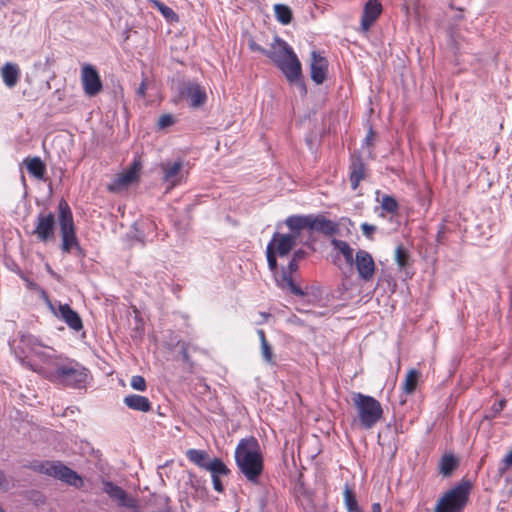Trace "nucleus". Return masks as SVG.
<instances>
[{"label":"nucleus","mask_w":512,"mask_h":512,"mask_svg":"<svg viewBox=\"0 0 512 512\" xmlns=\"http://www.w3.org/2000/svg\"><path fill=\"white\" fill-rule=\"evenodd\" d=\"M235 461L239 470L251 483H258L263 472V457L255 437L241 439L235 449Z\"/></svg>","instance_id":"nucleus-1"},{"label":"nucleus","mask_w":512,"mask_h":512,"mask_svg":"<svg viewBox=\"0 0 512 512\" xmlns=\"http://www.w3.org/2000/svg\"><path fill=\"white\" fill-rule=\"evenodd\" d=\"M352 400L359 423L364 429H372L382 419V405L374 397L358 392L354 393Z\"/></svg>","instance_id":"nucleus-2"},{"label":"nucleus","mask_w":512,"mask_h":512,"mask_svg":"<svg viewBox=\"0 0 512 512\" xmlns=\"http://www.w3.org/2000/svg\"><path fill=\"white\" fill-rule=\"evenodd\" d=\"M470 491V482L462 481L439 498L434 512H463L469 502Z\"/></svg>","instance_id":"nucleus-3"},{"label":"nucleus","mask_w":512,"mask_h":512,"mask_svg":"<svg viewBox=\"0 0 512 512\" xmlns=\"http://www.w3.org/2000/svg\"><path fill=\"white\" fill-rule=\"evenodd\" d=\"M141 169V160L139 158H135L127 170L117 174L107 185V190L111 193H119L131 184L138 182Z\"/></svg>","instance_id":"nucleus-4"},{"label":"nucleus","mask_w":512,"mask_h":512,"mask_svg":"<svg viewBox=\"0 0 512 512\" xmlns=\"http://www.w3.org/2000/svg\"><path fill=\"white\" fill-rule=\"evenodd\" d=\"M80 81L85 96L96 97L103 91V82L95 66L85 63L81 67Z\"/></svg>","instance_id":"nucleus-5"},{"label":"nucleus","mask_w":512,"mask_h":512,"mask_svg":"<svg viewBox=\"0 0 512 512\" xmlns=\"http://www.w3.org/2000/svg\"><path fill=\"white\" fill-rule=\"evenodd\" d=\"M91 380V373L86 367L74 360L66 361V387L86 390Z\"/></svg>","instance_id":"nucleus-6"},{"label":"nucleus","mask_w":512,"mask_h":512,"mask_svg":"<svg viewBox=\"0 0 512 512\" xmlns=\"http://www.w3.org/2000/svg\"><path fill=\"white\" fill-rule=\"evenodd\" d=\"M353 265L361 280L369 282L374 278L376 265L372 255L366 250L359 249L356 252Z\"/></svg>","instance_id":"nucleus-7"},{"label":"nucleus","mask_w":512,"mask_h":512,"mask_svg":"<svg viewBox=\"0 0 512 512\" xmlns=\"http://www.w3.org/2000/svg\"><path fill=\"white\" fill-rule=\"evenodd\" d=\"M383 12V6L379 0H368L363 7L360 30L364 33L368 32L376 23Z\"/></svg>","instance_id":"nucleus-8"},{"label":"nucleus","mask_w":512,"mask_h":512,"mask_svg":"<svg viewBox=\"0 0 512 512\" xmlns=\"http://www.w3.org/2000/svg\"><path fill=\"white\" fill-rule=\"evenodd\" d=\"M66 253L73 254L79 260L85 257L83 249L80 247L73 224V216L70 208L66 205Z\"/></svg>","instance_id":"nucleus-9"},{"label":"nucleus","mask_w":512,"mask_h":512,"mask_svg":"<svg viewBox=\"0 0 512 512\" xmlns=\"http://www.w3.org/2000/svg\"><path fill=\"white\" fill-rule=\"evenodd\" d=\"M339 231L338 223L327 219L323 214H309V232H318L325 236H333Z\"/></svg>","instance_id":"nucleus-10"},{"label":"nucleus","mask_w":512,"mask_h":512,"mask_svg":"<svg viewBox=\"0 0 512 512\" xmlns=\"http://www.w3.org/2000/svg\"><path fill=\"white\" fill-rule=\"evenodd\" d=\"M163 172V182L168 184L167 191L172 190L179 185L183 179L182 169L183 162H163L160 165Z\"/></svg>","instance_id":"nucleus-11"},{"label":"nucleus","mask_w":512,"mask_h":512,"mask_svg":"<svg viewBox=\"0 0 512 512\" xmlns=\"http://www.w3.org/2000/svg\"><path fill=\"white\" fill-rule=\"evenodd\" d=\"M180 94L183 98L189 100L190 106L194 108L204 105L207 101L205 89L195 82L185 83L180 90Z\"/></svg>","instance_id":"nucleus-12"},{"label":"nucleus","mask_w":512,"mask_h":512,"mask_svg":"<svg viewBox=\"0 0 512 512\" xmlns=\"http://www.w3.org/2000/svg\"><path fill=\"white\" fill-rule=\"evenodd\" d=\"M367 176V167L360 154L351 156L349 165V181L352 190H356L360 182Z\"/></svg>","instance_id":"nucleus-13"},{"label":"nucleus","mask_w":512,"mask_h":512,"mask_svg":"<svg viewBox=\"0 0 512 512\" xmlns=\"http://www.w3.org/2000/svg\"><path fill=\"white\" fill-rule=\"evenodd\" d=\"M290 83H297L302 76L301 63L295 53L277 66Z\"/></svg>","instance_id":"nucleus-14"},{"label":"nucleus","mask_w":512,"mask_h":512,"mask_svg":"<svg viewBox=\"0 0 512 512\" xmlns=\"http://www.w3.org/2000/svg\"><path fill=\"white\" fill-rule=\"evenodd\" d=\"M268 244H272L274 252L283 257L288 255L296 245V235L276 232Z\"/></svg>","instance_id":"nucleus-15"},{"label":"nucleus","mask_w":512,"mask_h":512,"mask_svg":"<svg viewBox=\"0 0 512 512\" xmlns=\"http://www.w3.org/2000/svg\"><path fill=\"white\" fill-rule=\"evenodd\" d=\"M294 51L292 48L282 39L276 37L271 48L268 49L267 57L276 65L279 66L285 61Z\"/></svg>","instance_id":"nucleus-16"},{"label":"nucleus","mask_w":512,"mask_h":512,"mask_svg":"<svg viewBox=\"0 0 512 512\" xmlns=\"http://www.w3.org/2000/svg\"><path fill=\"white\" fill-rule=\"evenodd\" d=\"M310 70H311V79L316 84H322L326 79L327 70H328V62H327L326 58L322 57L320 54L316 53L315 51L312 52Z\"/></svg>","instance_id":"nucleus-17"},{"label":"nucleus","mask_w":512,"mask_h":512,"mask_svg":"<svg viewBox=\"0 0 512 512\" xmlns=\"http://www.w3.org/2000/svg\"><path fill=\"white\" fill-rule=\"evenodd\" d=\"M54 227H55V218H54L53 214H51V213L41 214L38 217V223L34 230V233L37 235V237L40 240L46 241L53 236Z\"/></svg>","instance_id":"nucleus-18"},{"label":"nucleus","mask_w":512,"mask_h":512,"mask_svg":"<svg viewBox=\"0 0 512 512\" xmlns=\"http://www.w3.org/2000/svg\"><path fill=\"white\" fill-rule=\"evenodd\" d=\"M103 491L113 500L118 502V505L124 507H132L133 501L129 499L127 492L120 486L111 481H103Z\"/></svg>","instance_id":"nucleus-19"},{"label":"nucleus","mask_w":512,"mask_h":512,"mask_svg":"<svg viewBox=\"0 0 512 512\" xmlns=\"http://www.w3.org/2000/svg\"><path fill=\"white\" fill-rule=\"evenodd\" d=\"M124 404L131 410L140 412H150L152 410L151 401L142 395L130 394L124 397Z\"/></svg>","instance_id":"nucleus-20"},{"label":"nucleus","mask_w":512,"mask_h":512,"mask_svg":"<svg viewBox=\"0 0 512 512\" xmlns=\"http://www.w3.org/2000/svg\"><path fill=\"white\" fill-rule=\"evenodd\" d=\"M21 75L20 68L17 64L7 62L1 68V76L4 84L8 88H13L19 81Z\"/></svg>","instance_id":"nucleus-21"},{"label":"nucleus","mask_w":512,"mask_h":512,"mask_svg":"<svg viewBox=\"0 0 512 512\" xmlns=\"http://www.w3.org/2000/svg\"><path fill=\"white\" fill-rule=\"evenodd\" d=\"M286 226L292 232L291 235H300L301 231H309V214L308 215H291L285 220Z\"/></svg>","instance_id":"nucleus-22"},{"label":"nucleus","mask_w":512,"mask_h":512,"mask_svg":"<svg viewBox=\"0 0 512 512\" xmlns=\"http://www.w3.org/2000/svg\"><path fill=\"white\" fill-rule=\"evenodd\" d=\"M34 469L60 480L64 478V466H62L60 462L45 461L34 465Z\"/></svg>","instance_id":"nucleus-23"},{"label":"nucleus","mask_w":512,"mask_h":512,"mask_svg":"<svg viewBox=\"0 0 512 512\" xmlns=\"http://www.w3.org/2000/svg\"><path fill=\"white\" fill-rule=\"evenodd\" d=\"M380 209L381 212L379 213V216L382 218L386 217L385 213L390 214L391 216H397L399 213V203L395 197L385 194L381 198Z\"/></svg>","instance_id":"nucleus-24"},{"label":"nucleus","mask_w":512,"mask_h":512,"mask_svg":"<svg viewBox=\"0 0 512 512\" xmlns=\"http://www.w3.org/2000/svg\"><path fill=\"white\" fill-rule=\"evenodd\" d=\"M29 174L37 179H43L46 171L45 164L39 157H27L23 162Z\"/></svg>","instance_id":"nucleus-25"},{"label":"nucleus","mask_w":512,"mask_h":512,"mask_svg":"<svg viewBox=\"0 0 512 512\" xmlns=\"http://www.w3.org/2000/svg\"><path fill=\"white\" fill-rule=\"evenodd\" d=\"M66 325L75 332L81 331V337L85 338L86 334H85V331H83L82 318L76 311H74L67 304H66Z\"/></svg>","instance_id":"nucleus-26"},{"label":"nucleus","mask_w":512,"mask_h":512,"mask_svg":"<svg viewBox=\"0 0 512 512\" xmlns=\"http://www.w3.org/2000/svg\"><path fill=\"white\" fill-rule=\"evenodd\" d=\"M331 244L343 255L345 262L349 266L354 264V250L350 244L344 240L333 238Z\"/></svg>","instance_id":"nucleus-27"},{"label":"nucleus","mask_w":512,"mask_h":512,"mask_svg":"<svg viewBox=\"0 0 512 512\" xmlns=\"http://www.w3.org/2000/svg\"><path fill=\"white\" fill-rule=\"evenodd\" d=\"M458 464V459L453 454H444L439 462V472L448 477L458 467Z\"/></svg>","instance_id":"nucleus-28"},{"label":"nucleus","mask_w":512,"mask_h":512,"mask_svg":"<svg viewBox=\"0 0 512 512\" xmlns=\"http://www.w3.org/2000/svg\"><path fill=\"white\" fill-rule=\"evenodd\" d=\"M186 456L194 463L196 466L202 469H207V466L210 462L209 455L206 451L198 450V449H189L186 452Z\"/></svg>","instance_id":"nucleus-29"},{"label":"nucleus","mask_w":512,"mask_h":512,"mask_svg":"<svg viewBox=\"0 0 512 512\" xmlns=\"http://www.w3.org/2000/svg\"><path fill=\"white\" fill-rule=\"evenodd\" d=\"M421 376L420 371L416 369H410L404 379V382L402 384V389L405 394L411 395L415 392L419 378Z\"/></svg>","instance_id":"nucleus-30"},{"label":"nucleus","mask_w":512,"mask_h":512,"mask_svg":"<svg viewBox=\"0 0 512 512\" xmlns=\"http://www.w3.org/2000/svg\"><path fill=\"white\" fill-rule=\"evenodd\" d=\"M343 499L348 512H362L358 505L355 492L349 484H345L344 486Z\"/></svg>","instance_id":"nucleus-31"},{"label":"nucleus","mask_w":512,"mask_h":512,"mask_svg":"<svg viewBox=\"0 0 512 512\" xmlns=\"http://www.w3.org/2000/svg\"><path fill=\"white\" fill-rule=\"evenodd\" d=\"M279 285L284 289H288L294 295H304V292L301 290V288L294 282L292 275L287 274L286 271H283L281 279L279 280Z\"/></svg>","instance_id":"nucleus-32"},{"label":"nucleus","mask_w":512,"mask_h":512,"mask_svg":"<svg viewBox=\"0 0 512 512\" xmlns=\"http://www.w3.org/2000/svg\"><path fill=\"white\" fill-rule=\"evenodd\" d=\"M206 470L211 473V476L217 477L227 476L230 473L229 468L220 458L210 460Z\"/></svg>","instance_id":"nucleus-33"},{"label":"nucleus","mask_w":512,"mask_h":512,"mask_svg":"<svg viewBox=\"0 0 512 512\" xmlns=\"http://www.w3.org/2000/svg\"><path fill=\"white\" fill-rule=\"evenodd\" d=\"M276 19L283 25H287L292 21V10L284 4L274 5Z\"/></svg>","instance_id":"nucleus-34"},{"label":"nucleus","mask_w":512,"mask_h":512,"mask_svg":"<svg viewBox=\"0 0 512 512\" xmlns=\"http://www.w3.org/2000/svg\"><path fill=\"white\" fill-rule=\"evenodd\" d=\"M149 3L152 4L153 7H155L161 14L162 16L167 19L168 21H178V15L173 11V9H171L170 7H168L167 5H165L163 2L159 1V0H148Z\"/></svg>","instance_id":"nucleus-35"},{"label":"nucleus","mask_w":512,"mask_h":512,"mask_svg":"<svg viewBox=\"0 0 512 512\" xmlns=\"http://www.w3.org/2000/svg\"><path fill=\"white\" fill-rule=\"evenodd\" d=\"M41 297L45 301L47 307L50 309L51 313L61 319H64V305L60 302L58 303V306L56 307L52 301L48 298L47 294L44 290H41Z\"/></svg>","instance_id":"nucleus-36"},{"label":"nucleus","mask_w":512,"mask_h":512,"mask_svg":"<svg viewBox=\"0 0 512 512\" xmlns=\"http://www.w3.org/2000/svg\"><path fill=\"white\" fill-rule=\"evenodd\" d=\"M395 260L400 268H405L408 265L409 253L402 245L396 247Z\"/></svg>","instance_id":"nucleus-37"},{"label":"nucleus","mask_w":512,"mask_h":512,"mask_svg":"<svg viewBox=\"0 0 512 512\" xmlns=\"http://www.w3.org/2000/svg\"><path fill=\"white\" fill-rule=\"evenodd\" d=\"M66 484L80 488L83 486L84 481L75 471L66 467Z\"/></svg>","instance_id":"nucleus-38"},{"label":"nucleus","mask_w":512,"mask_h":512,"mask_svg":"<svg viewBox=\"0 0 512 512\" xmlns=\"http://www.w3.org/2000/svg\"><path fill=\"white\" fill-rule=\"evenodd\" d=\"M130 386L137 391L144 392L147 389V383L143 376L134 375L130 380Z\"/></svg>","instance_id":"nucleus-39"},{"label":"nucleus","mask_w":512,"mask_h":512,"mask_svg":"<svg viewBox=\"0 0 512 512\" xmlns=\"http://www.w3.org/2000/svg\"><path fill=\"white\" fill-rule=\"evenodd\" d=\"M266 255H267V262H268L269 269L271 271H275L277 269V258H276V256L278 254L276 252H274L272 244H268L267 245Z\"/></svg>","instance_id":"nucleus-40"},{"label":"nucleus","mask_w":512,"mask_h":512,"mask_svg":"<svg viewBox=\"0 0 512 512\" xmlns=\"http://www.w3.org/2000/svg\"><path fill=\"white\" fill-rule=\"evenodd\" d=\"M32 353L44 359L53 358V349L49 347L36 346L32 348Z\"/></svg>","instance_id":"nucleus-41"},{"label":"nucleus","mask_w":512,"mask_h":512,"mask_svg":"<svg viewBox=\"0 0 512 512\" xmlns=\"http://www.w3.org/2000/svg\"><path fill=\"white\" fill-rule=\"evenodd\" d=\"M261 354H262L263 359L268 364H274L275 363L274 360H273L272 347H271V345L268 342L261 345Z\"/></svg>","instance_id":"nucleus-42"},{"label":"nucleus","mask_w":512,"mask_h":512,"mask_svg":"<svg viewBox=\"0 0 512 512\" xmlns=\"http://www.w3.org/2000/svg\"><path fill=\"white\" fill-rule=\"evenodd\" d=\"M512 466V450L500 462L498 472L502 476Z\"/></svg>","instance_id":"nucleus-43"},{"label":"nucleus","mask_w":512,"mask_h":512,"mask_svg":"<svg viewBox=\"0 0 512 512\" xmlns=\"http://www.w3.org/2000/svg\"><path fill=\"white\" fill-rule=\"evenodd\" d=\"M175 123V119L171 114H163L158 120V127L164 129L172 126Z\"/></svg>","instance_id":"nucleus-44"},{"label":"nucleus","mask_w":512,"mask_h":512,"mask_svg":"<svg viewBox=\"0 0 512 512\" xmlns=\"http://www.w3.org/2000/svg\"><path fill=\"white\" fill-rule=\"evenodd\" d=\"M361 231L365 237H367L368 239H372L376 231V226L364 222L361 224Z\"/></svg>","instance_id":"nucleus-45"},{"label":"nucleus","mask_w":512,"mask_h":512,"mask_svg":"<svg viewBox=\"0 0 512 512\" xmlns=\"http://www.w3.org/2000/svg\"><path fill=\"white\" fill-rule=\"evenodd\" d=\"M189 344L186 342L180 343V353L182 356V359L185 363L190 364L191 363V357L189 355Z\"/></svg>","instance_id":"nucleus-46"},{"label":"nucleus","mask_w":512,"mask_h":512,"mask_svg":"<svg viewBox=\"0 0 512 512\" xmlns=\"http://www.w3.org/2000/svg\"><path fill=\"white\" fill-rule=\"evenodd\" d=\"M375 141V132L373 131L372 127L369 128L367 135L364 139V143L367 146H373Z\"/></svg>","instance_id":"nucleus-47"},{"label":"nucleus","mask_w":512,"mask_h":512,"mask_svg":"<svg viewBox=\"0 0 512 512\" xmlns=\"http://www.w3.org/2000/svg\"><path fill=\"white\" fill-rule=\"evenodd\" d=\"M59 224L61 227L62 232L64 233V204L63 200L59 202ZM64 247V243L62 244Z\"/></svg>","instance_id":"nucleus-48"},{"label":"nucleus","mask_w":512,"mask_h":512,"mask_svg":"<svg viewBox=\"0 0 512 512\" xmlns=\"http://www.w3.org/2000/svg\"><path fill=\"white\" fill-rule=\"evenodd\" d=\"M212 477V483H213V488L214 490H216L217 492H223L224 491V487H223V484L220 480V477H217V476H211Z\"/></svg>","instance_id":"nucleus-49"},{"label":"nucleus","mask_w":512,"mask_h":512,"mask_svg":"<svg viewBox=\"0 0 512 512\" xmlns=\"http://www.w3.org/2000/svg\"><path fill=\"white\" fill-rule=\"evenodd\" d=\"M249 47H250V49L252 51H257V52H260V53L264 54L265 56H267L268 49L263 48L262 46H260L256 42L251 41L249 43Z\"/></svg>","instance_id":"nucleus-50"},{"label":"nucleus","mask_w":512,"mask_h":512,"mask_svg":"<svg viewBox=\"0 0 512 512\" xmlns=\"http://www.w3.org/2000/svg\"><path fill=\"white\" fill-rule=\"evenodd\" d=\"M298 270V261L294 260L293 258L290 260L288 266H287V270H285L287 272V274H293L294 272H296Z\"/></svg>","instance_id":"nucleus-51"},{"label":"nucleus","mask_w":512,"mask_h":512,"mask_svg":"<svg viewBox=\"0 0 512 512\" xmlns=\"http://www.w3.org/2000/svg\"><path fill=\"white\" fill-rule=\"evenodd\" d=\"M146 91H147V81H146V79H143L142 82L140 83L138 89H137V94L140 97H145L146 96Z\"/></svg>","instance_id":"nucleus-52"},{"label":"nucleus","mask_w":512,"mask_h":512,"mask_svg":"<svg viewBox=\"0 0 512 512\" xmlns=\"http://www.w3.org/2000/svg\"><path fill=\"white\" fill-rule=\"evenodd\" d=\"M505 406H506V400L502 399V400L498 401L497 403H494L492 406V409L494 412L499 413L504 409Z\"/></svg>","instance_id":"nucleus-53"},{"label":"nucleus","mask_w":512,"mask_h":512,"mask_svg":"<svg viewBox=\"0 0 512 512\" xmlns=\"http://www.w3.org/2000/svg\"><path fill=\"white\" fill-rule=\"evenodd\" d=\"M8 489H9L8 481L5 477V475L3 474V472L0 471V491L1 490L6 491Z\"/></svg>","instance_id":"nucleus-54"},{"label":"nucleus","mask_w":512,"mask_h":512,"mask_svg":"<svg viewBox=\"0 0 512 512\" xmlns=\"http://www.w3.org/2000/svg\"><path fill=\"white\" fill-rule=\"evenodd\" d=\"M306 257V252L303 249H298L293 253L292 258L296 261H301Z\"/></svg>","instance_id":"nucleus-55"},{"label":"nucleus","mask_w":512,"mask_h":512,"mask_svg":"<svg viewBox=\"0 0 512 512\" xmlns=\"http://www.w3.org/2000/svg\"><path fill=\"white\" fill-rule=\"evenodd\" d=\"M257 334L259 336L260 344L261 345L268 342L267 339H266L265 331L263 329H259L257 331Z\"/></svg>","instance_id":"nucleus-56"},{"label":"nucleus","mask_w":512,"mask_h":512,"mask_svg":"<svg viewBox=\"0 0 512 512\" xmlns=\"http://www.w3.org/2000/svg\"><path fill=\"white\" fill-rule=\"evenodd\" d=\"M372 512H382L381 505L379 503H374L372 505Z\"/></svg>","instance_id":"nucleus-57"},{"label":"nucleus","mask_w":512,"mask_h":512,"mask_svg":"<svg viewBox=\"0 0 512 512\" xmlns=\"http://www.w3.org/2000/svg\"><path fill=\"white\" fill-rule=\"evenodd\" d=\"M56 369L59 373H64V369L62 367L57 366Z\"/></svg>","instance_id":"nucleus-58"},{"label":"nucleus","mask_w":512,"mask_h":512,"mask_svg":"<svg viewBox=\"0 0 512 512\" xmlns=\"http://www.w3.org/2000/svg\"><path fill=\"white\" fill-rule=\"evenodd\" d=\"M46 268H47V270H48L52 275H54L53 271L51 270V268H50V266H49L48 264L46 265Z\"/></svg>","instance_id":"nucleus-59"},{"label":"nucleus","mask_w":512,"mask_h":512,"mask_svg":"<svg viewBox=\"0 0 512 512\" xmlns=\"http://www.w3.org/2000/svg\"><path fill=\"white\" fill-rule=\"evenodd\" d=\"M301 86H302V89L304 90V92H306L305 85L303 83H301Z\"/></svg>","instance_id":"nucleus-60"},{"label":"nucleus","mask_w":512,"mask_h":512,"mask_svg":"<svg viewBox=\"0 0 512 512\" xmlns=\"http://www.w3.org/2000/svg\"><path fill=\"white\" fill-rule=\"evenodd\" d=\"M0 512H5L4 509L0 506Z\"/></svg>","instance_id":"nucleus-61"}]
</instances>
